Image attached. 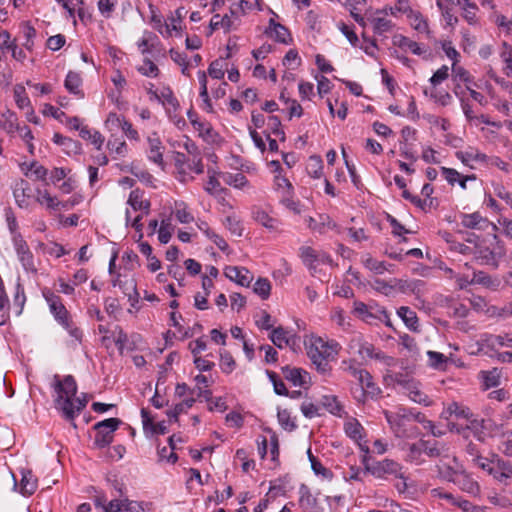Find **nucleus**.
Returning a JSON list of instances; mask_svg holds the SVG:
<instances>
[{
  "label": "nucleus",
  "mask_w": 512,
  "mask_h": 512,
  "mask_svg": "<svg viewBox=\"0 0 512 512\" xmlns=\"http://www.w3.org/2000/svg\"><path fill=\"white\" fill-rule=\"evenodd\" d=\"M54 403L67 419H74L86 406L85 394L77 396V384L71 375L62 379L55 375L53 379Z\"/></svg>",
  "instance_id": "obj_1"
},
{
  "label": "nucleus",
  "mask_w": 512,
  "mask_h": 512,
  "mask_svg": "<svg viewBox=\"0 0 512 512\" xmlns=\"http://www.w3.org/2000/svg\"><path fill=\"white\" fill-rule=\"evenodd\" d=\"M307 355L318 372L326 374L331 370L329 362L334 360L339 352V344L333 340H325L318 336H310L305 341Z\"/></svg>",
  "instance_id": "obj_2"
},
{
  "label": "nucleus",
  "mask_w": 512,
  "mask_h": 512,
  "mask_svg": "<svg viewBox=\"0 0 512 512\" xmlns=\"http://www.w3.org/2000/svg\"><path fill=\"white\" fill-rule=\"evenodd\" d=\"M384 415L391 430L399 438L416 437L419 430L412 421L424 422V417L421 413H414L403 407H399L396 412L384 411Z\"/></svg>",
  "instance_id": "obj_3"
},
{
  "label": "nucleus",
  "mask_w": 512,
  "mask_h": 512,
  "mask_svg": "<svg viewBox=\"0 0 512 512\" xmlns=\"http://www.w3.org/2000/svg\"><path fill=\"white\" fill-rule=\"evenodd\" d=\"M43 296L49 306L50 312L53 314L55 320L68 332L79 339L81 337V331L78 328H73L71 325V319L69 312L62 303L61 298L53 293L51 290L46 289L43 291Z\"/></svg>",
  "instance_id": "obj_4"
},
{
  "label": "nucleus",
  "mask_w": 512,
  "mask_h": 512,
  "mask_svg": "<svg viewBox=\"0 0 512 512\" xmlns=\"http://www.w3.org/2000/svg\"><path fill=\"white\" fill-rule=\"evenodd\" d=\"M365 472L378 479H387L388 476L403 478V467L394 460L384 459L375 463H369L368 456L365 454L362 458Z\"/></svg>",
  "instance_id": "obj_5"
},
{
  "label": "nucleus",
  "mask_w": 512,
  "mask_h": 512,
  "mask_svg": "<svg viewBox=\"0 0 512 512\" xmlns=\"http://www.w3.org/2000/svg\"><path fill=\"white\" fill-rule=\"evenodd\" d=\"M348 347L353 354H357L362 359L375 358L388 366L393 365L395 362L393 357L387 356L380 351L375 352L374 346L366 341L361 334H355L351 338Z\"/></svg>",
  "instance_id": "obj_6"
},
{
  "label": "nucleus",
  "mask_w": 512,
  "mask_h": 512,
  "mask_svg": "<svg viewBox=\"0 0 512 512\" xmlns=\"http://www.w3.org/2000/svg\"><path fill=\"white\" fill-rule=\"evenodd\" d=\"M120 423L121 421L117 418H109L96 423L94 425V430L96 431L93 442L94 446L99 449L109 446L113 441V434Z\"/></svg>",
  "instance_id": "obj_7"
},
{
  "label": "nucleus",
  "mask_w": 512,
  "mask_h": 512,
  "mask_svg": "<svg viewBox=\"0 0 512 512\" xmlns=\"http://www.w3.org/2000/svg\"><path fill=\"white\" fill-rule=\"evenodd\" d=\"M366 19L374 34L384 35L392 30L393 24L388 19L387 9L368 10Z\"/></svg>",
  "instance_id": "obj_8"
},
{
  "label": "nucleus",
  "mask_w": 512,
  "mask_h": 512,
  "mask_svg": "<svg viewBox=\"0 0 512 512\" xmlns=\"http://www.w3.org/2000/svg\"><path fill=\"white\" fill-rule=\"evenodd\" d=\"M353 313L360 320L368 323L375 324L377 322V318H387V312L377 306L367 305L361 301H355L353 303Z\"/></svg>",
  "instance_id": "obj_9"
},
{
  "label": "nucleus",
  "mask_w": 512,
  "mask_h": 512,
  "mask_svg": "<svg viewBox=\"0 0 512 512\" xmlns=\"http://www.w3.org/2000/svg\"><path fill=\"white\" fill-rule=\"evenodd\" d=\"M350 371L351 374L358 380L361 387L362 398H358V402H365L368 395L373 397L380 392L368 371L355 368H350Z\"/></svg>",
  "instance_id": "obj_10"
},
{
  "label": "nucleus",
  "mask_w": 512,
  "mask_h": 512,
  "mask_svg": "<svg viewBox=\"0 0 512 512\" xmlns=\"http://www.w3.org/2000/svg\"><path fill=\"white\" fill-rule=\"evenodd\" d=\"M146 154L150 161L158 166H163V155L165 146L163 145L159 135L156 132L151 133L146 139Z\"/></svg>",
  "instance_id": "obj_11"
},
{
  "label": "nucleus",
  "mask_w": 512,
  "mask_h": 512,
  "mask_svg": "<svg viewBox=\"0 0 512 512\" xmlns=\"http://www.w3.org/2000/svg\"><path fill=\"white\" fill-rule=\"evenodd\" d=\"M405 394L415 403L425 406L430 405L429 397L421 390L420 384L413 379H403L398 381Z\"/></svg>",
  "instance_id": "obj_12"
},
{
  "label": "nucleus",
  "mask_w": 512,
  "mask_h": 512,
  "mask_svg": "<svg viewBox=\"0 0 512 512\" xmlns=\"http://www.w3.org/2000/svg\"><path fill=\"white\" fill-rule=\"evenodd\" d=\"M344 431L346 435L358 443L360 449L365 453H369V446L364 440V428L355 418H349L345 421Z\"/></svg>",
  "instance_id": "obj_13"
},
{
  "label": "nucleus",
  "mask_w": 512,
  "mask_h": 512,
  "mask_svg": "<svg viewBox=\"0 0 512 512\" xmlns=\"http://www.w3.org/2000/svg\"><path fill=\"white\" fill-rule=\"evenodd\" d=\"M225 276L241 286H249L253 280L250 271L245 267L227 266L224 269Z\"/></svg>",
  "instance_id": "obj_14"
},
{
  "label": "nucleus",
  "mask_w": 512,
  "mask_h": 512,
  "mask_svg": "<svg viewBox=\"0 0 512 512\" xmlns=\"http://www.w3.org/2000/svg\"><path fill=\"white\" fill-rule=\"evenodd\" d=\"M127 205L131 207L134 212H142V214H149L151 207L150 201L145 198L144 192L139 189L130 192Z\"/></svg>",
  "instance_id": "obj_15"
},
{
  "label": "nucleus",
  "mask_w": 512,
  "mask_h": 512,
  "mask_svg": "<svg viewBox=\"0 0 512 512\" xmlns=\"http://www.w3.org/2000/svg\"><path fill=\"white\" fill-rule=\"evenodd\" d=\"M456 157L464 165L471 168L474 167L475 163H485L487 161V156L474 147H468L465 150L457 151Z\"/></svg>",
  "instance_id": "obj_16"
},
{
  "label": "nucleus",
  "mask_w": 512,
  "mask_h": 512,
  "mask_svg": "<svg viewBox=\"0 0 512 512\" xmlns=\"http://www.w3.org/2000/svg\"><path fill=\"white\" fill-rule=\"evenodd\" d=\"M195 131L198 133V136L201 137L205 142L209 144H218L222 141L220 135L214 130L212 125L207 121H194Z\"/></svg>",
  "instance_id": "obj_17"
},
{
  "label": "nucleus",
  "mask_w": 512,
  "mask_h": 512,
  "mask_svg": "<svg viewBox=\"0 0 512 512\" xmlns=\"http://www.w3.org/2000/svg\"><path fill=\"white\" fill-rule=\"evenodd\" d=\"M270 340L275 346L282 349L286 346L293 347L296 344V336L282 327L275 328L270 334Z\"/></svg>",
  "instance_id": "obj_18"
},
{
  "label": "nucleus",
  "mask_w": 512,
  "mask_h": 512,
  "mask_svg": "<svg viewBox=\"0 0 512 512\" xmlns=\"http://www.w3.org/2000/svg\"><path fill=\"white\" fill-rule=\"evenodd\" d=\"M306 222L310 229L320 234H324L328 230L336 228V224L330 216L326 214L319 215L317 219L309 217L306 219Z\"/></svg>",
  "instance_id": "obj_19"
},
{
  "label": "nucleus",
  "mask_w": 512,
  "mask_h": 512,
  "mask_svg": "<svg viewBox=\"0 0 512 512\" xmlns=\"http://www.w3.org/2000/svg\"><path fill=\"white\" fill-rule=\"evenodd\" d=\"M436 4L446 24L455 27L459 19L454 14V0H436Z\"/></svg>",
  "instance_id": "obj_20"
},
{
  "label": "nucleus",
  "mask_w": 512,
  "mask_h": 512,
  "mask_svg": "<svg viewBox=\"0 0 512 512\" xmlns=\"http://www.w3.org/2000/svg\"><path fill=\"white\" fill-rule=\"evenodd\" d=\"M155 100L160 102L168 112L175 111L179 106L172 90L167 86L159 87L158 94H155Z\"/></svg>",
  "instance_id": "obj_21"
},
{
  "label": "nucleus",
  "mask_w": 512,
  "mask_h": 512,
  "mask_svg": "<svg viewBox=\"0 0 512 512\" xmlns=\"http://www.w3.org/2000/svg\"><path fill=\"white\" fill-rule=\"evenodd\" d=\"M423 442V452L430 458H448L449 457V449L437 442V441H424Z\"/></svg>",
  "instance_id": "obj_22"
},
{
  "label": "nucleus",
  "mask_w": 512,
  "mask_h": 512,
  "mask_svg": "<svg viewBox=\"0 0 512 512\" xmlns=\"http://www.w3.org/2000/svg\"><path fill=\"white\" fill-rule=\"evenodd\" d=\"M478 377L481 381V388L488 390L500 385L501 371L497 368L488 371H480Z\"/></svg>",
  "instance_id": "obj_23"
},
{
  "label": "nucleus",
  "mask_w": 512,
  "mask_h": 512,
  "mask_svg": "<svg viewBox=\"0 0 512 512\" xmlns=\"http://www.w3.org/2000/svg\"><path fill=\"white\" fill-rule=\"evenodd\" d=\"M37 202L50 211L60 210V200L46 189L36 191Z\"/></svg>",
  "instance_id": "obj_24"
},
{
  "label": "nucleus",
  "mask_w": 512,
  "mask_h": 512,
  "mask_svg": "<svg viewBox=\"0 0 512 512\" xmlns=\"http://www.w3.org/2000/svg\"><path fill=\"white\" fill-rule=\"evenodd\" d=\"M393 43L403 51L411 52L415 55H422L425 52V50L417 42L403 35L394 36Z\"/></svg>",
  "instance_id": "obj_25"
},
{
  "label": "nucleus",
  "mask_w": 512,
  "mask_h": 512,
  "mask_svg": "<svg viewBox=\"0 0 512 512\" xmlns=\"http://www.w3.org/2000/svg\"><path fill=\"white\" fill-rule=\"evenodd\" d=\"M453 415L456 418L470 419L473 416V413L468 407L457 402H452L445 408L442 413V417L448 419Z\"/></svg>",
  "instance_id": "obj_26"
},
{
  "label": "nucleus",
  "mask_w": 512,
  "mask_h": 512,
  "mask_svg": "<svg viewBox=\"0 0 512 512\" xmlns=\"http://www.w3.org/2000/svg\"><path fill=\"white\" fill-rule=\"evenodd\" d=\"M37 489V479L30 470L21 471L20 493L23 495H32Z\"/></svg>",
  "instance_id": "obj_27"
},
{
  "label": "nucleus",
  "mask_w": 512,
  "mask_h": 512,
  "mask_svg": "<svg viewBox=\"0 0 512 512\" xmlns=\"http://www.w3.org/2000/svg\"><path fill=\"white\" fill-rule=\"evenodd\" d=\"M252 218L258 224L269 230H275L277 228V220L272 218L265 210L260 207H254L252 209Z\"/></svg>",
  "instance_id": "obj_28"
},
{
  "label": "nucleus",
  "mask_w": 512,
  "mask_h": 512,
  "mask_svg": "<svg viewBox=\"0 0 512 512\" xmlns=\"http://www.w3.org/2000/svg\"><path fill=\"white\" fill-rule=\"evenodd\" d=\"M482 341L491 348L510 347L512 348V334L493 335L485 334Z\"/></svg>",
  "instance_id": "obj_29"
},
{
  "label": "nucleus",
  "mask_w": 512,
  "mask_h": 512,
  "mask_svg": "<svg viewBox=\"0 0 512 512\" xmlns=\"http://www.w3.org/2000/svg\"><path fill=\"white\" fill-rule=\"evenodd\" d=\"M454 482L460 487L461 490L471 495L475 496L480 491L478 483L465 473L458 474Z\"/></svg>",
  "instance_id": "obj_30"
},
{
  "label": "nucleus",
  "mask_w": 512,
  "mask_h": 512,
  "mask_svg": "<svg viewBox=\"0 0 512 512\" xmlns=\"http://www.w3.org/2000/svg\"><path fill=\"white\" fill-rule=\"evenodd\" d=\"M14 197L16 199V202L20 207H27L28 206V198L31 196V189L29 187V184L21 180L15 184L14 190H13Z\"/></svg>",
  "instance_id": "obj_31"
},
{
  "label": "nucleus",
  "mask_w": 512,
  "mask_h": 512,
  "mask_svg": "<svg viewBox=\"0 0 512 512\" xmlns=\"http://www.w3.org/2000/svg\"><path fill=\"white\" fill-rule=\"evenodd\" d=\"M13 94L17 107L21 110H28L31 112V114H33L31 102L26 93L25 87L20 84L15 85L13 88Z\"/></svg>",
  "instance_id": "obj_32"
},
{
  "label": "nucleus",
  "mask_w": 512,
  "mask_h": 512,
  "mask_svg": "<svg viewBox=\"0 0 512 512\" xmlns=\"http://www.w3.org/2000/svg\"><path fill=\"white\" fill-rule=\"evenodd\" d=\"M253 9H260L259 0H240L233 3L229 10L231 14H240L242 17Z\"/></svg>",
  "instance_id": "obj_33"
},
{
  "label": "nucleus",
  "mask_w": 512,
  "mask_h": 512,
  "mask_svg": "<svg viewBox=\"0 0 512 512\" xmlns=\"http://www.w3.org/2000/svg\"><path fill=\"white\" fill-rule=\"evenodd\" d=\"M411 27L419 33L429 34V26L427 20L418 11H410L407 16Z\"/></svg>",
  "instance_id": "obj_34"
},
{
  "label": "nucleus",
  "mask_w": 512,
  "mask_h": 512,
  "mask_svg": "<svg viewBox=\"0 0 512 512\" xmlns=\"http://www.w3.org/2000/svg\"><path fill=\"white\" fill-rule=\"evenodd\" d=\"M491 474L499 482L507 484L508 480L512 479V465L498 462L491 470Z\"/></svg>",
  "instance_id": "obj_35"
},
{
  "label": "nucleus",
  "mask_w": 512,
  "mask_h": 512,
  "mask_svg": "<svg viewBox=\"0 0 512 512\" xmlns=\"http://www.w3.org/2000/svg\"><path fill=\"white\" fill-rule=\"evenodd\" d=\"M274 189L280 194L281 199L287 196H293L292 184L281 173L276 174L274 177Z\"/></svg>",
  "instance_id": "obj_36"
},
{
  "label": "nucleus",
  "mask_w": 512,
  "mask_h": 512,
  "mask_svg": "<svg viewBox=\"0 0 512 512\" xmlns=\"http://www.w3.org/2000/svg\"><path fill=\"white\" fill-rule=\"evenodd\" d=\"M323 161L320 156H310L307 165L306 171L308 175L314 179H320L323 176Z\"/></svg>",
  "instance_id": "obj_37"
},
{
  "label": "nucleus",
  "mask_w": 512,
  "mask_h": 512,
  "mask_svg": "<svg viewBox=\"0 0 512 512\" xmlns=\"http://www.w3.org/2000/svg\"><path fill=\"white\" fill-rule=\"evenodd\" d=\"M300 257L303 263L310 269H315L318 260L320 259V252L309 246L300 248Z\"/></svg>",
  "instance_id": "obj_38"
},
{
  "label": "nucleus",
  "mask_w": 512,
  "mask_h": 512,
  "mask_svg": "<svg viewBox=\"0 0 512 512\" xmlns=\"http://www.w3.org/2000/svg\"><path fill=\"white\" fill-rule=\"evenodd\" d=\"M223 179L226 184L236 189L243 190L250 187L248 179L240 172L226 173L224 174Z\"/></svg>",
  "instance_id": "obj_39"
},
{
  "label": "nucleus",
  "mask_w": 512,
  "mask_h": 512,
  "mask_svg": "<svg viewBox=\"0 0 512 512\" xmlns=\"http://www.w3.org/2000/svg\"><path fill=\"white\" fill-rule=\"evenodd\" d=\"M472 282L493 290H496L500 286L499 279L493 278L483 271L474 272Z\"/></svg>",
  "instance_id": "obj_40"
},
{
  "label": "nucleus",
  "mask_w": 512,
  "mask_h": 512,
  "mask_svg": "<svg viewBox=\"0 0 512 512\" xmlns=\"http://www.w3.org/2000/svg\"><path fill=\"white\" fill-rule=\"evenodd\" d=\"M485 223H487V220L478 212L461 215V224L466 228L481 229L483 228L482 224Z\"/></svg>",
  "instance_id": "obj_41"
},
{
  "label": "nucleus",
  "mask_w": 512,
  "mask_h": 512,
  "mask_svg": "<svg viewBox=\"0 0 512 512\" xmlns=\"http://www.w3.org/2000/svg\"><path fill=\"white\" fill-rule=\"evenodd\" d=\"M321 404L333 415L341 417L344 412L343 406L334 395H324Z\"/></svg>",
  "instance_id": "obj_42"
},
{
  "label": "nucleus",
  "mask_w": 512,
  "mask_h": 512,
  "mask_svg": "<svg viewBox=\"0 0 512 512\" xmlns=\"http://www.w3.org/2000/svg\"><path fill=\"white\" fill-rule=\"evenodd\" d=\"M174 225L171 222L170 218H164L160 222V227L158 229V240L162 244H167L174 232Z\"/></svg>",
  "instance_id": "obj_43"
},
{
  "label": "nucleus",
  "mask_w": 512,
  "mask_h": 512,
  "mask_svg": "<svg viewBox=\"0 0 512 512\" xmlns=\"http://www.w3.org/2000/svg\"><path fill=\"white\" fill-rule=\"evenodd\" d=\"M397 313L410 330H417L418 318L413 310L409 307L402 306L398 309Z\"/></svg>",
  "instance_id": "obj_44"
},
{
  "label": "nucleus",
  "mask_w": 512,
  "mask_h": 512,
  "mask_svg": "<svg viewBox=\"0 0 512 512\" xmlns=\"http://www.w3.org/2000/svg\"><path fill=\"white\" fill-rule=\"evenodd\" d=\"M423 454V442L420 440L417 443H413L409 446L407 461L415 463L416 465H420L424 462V459L422 458Z\"/></svg>",
  "instance_id": "obj_45"
},
{
  "label": "nucleus",
  "mask_w": 512,
  "mask_h": 512,
  "mask_svg": "<svg viewBox=\"0 0 512 512\" xmlns=\"http://www.w3.org/2000/svg\"><path fill=\"white\" fill-rule=\"evenodd\" d=\"M362 263L364 266L375 274H383L388 270V267L385 262L378 261L371 257L369 254L363 256Z\"/></svg>",
  "instance_id": "obj_46"
},
{
  "label": "nucleus",
  "mask_w": 512,
  "mask_h": 512,
  "mask_svg": "<svg viewBox=\"0 0 512 512\" xmlns=\"http://www.w3.org/2000/svg\"><path fill=\"white\" fill-rule=\"evenodd\" d=\"M271 36L281 42L287 43L290 40L289 31L281 24L275 23L274 20H270Z\"/></svg>",
  "instance_id": "obj_47"
},
{
  "label": "nucleus",
  "mask_w": 512,
  "mask_h": 512,
  "mask_svg": "<svg viewBox=\"0 0 512 512\" xmlns=\"http://www.w3.org/2000/svg\"><path fill=\"white\" fill-rule=\"evenodd\" d=\"M83 139L89 140L98 150L101 149L104 138L98 131H91L87 126L80 129L79 134Z\"/></svg>",
  "instance_id": "obj_48"
},
{
  "label": "nucleus",
  "mask_w": 512,
  "mask_h": 512,
  "mask_svg": "<svg viewBox=\"0 0 512 512\" xmlns=\"http://www.w3.org/2000/svg\"><path fill=\"white\" fill-rule=\"evenodd\" d=\"M492 21L502 33L505 35H512V17L508 19L502 14L495 13L492 16Z\"/></svg>",
  "instance_id": "obj_49"
},
{
  "label": "nucleus",
  "mask_w": 512,
  "mask_h": 512,
  "mask_svg": "<svg viewBox=\"0 0 512 512\" xmlns=\"http://www.w3.org/2000/svg\"><path fill=\"white\" fill-rule=\"evenodd\" d=\"M2 117L4 118L2 127L8 133L12 134L20 129L17 116L14 112L7 110L5 113H3Z\"/></svg>",
  "instance_id": "obj_50"
},
{
  "label": "nucleus",
  "mask_w": 512,
  "mask_h": 512,
  "mask_svg": "<svg viewBox=\"0 0 512 512\" xmlns=\"http://www.w3.org/2000/svg\"><path fill=\"white\" fill-rule=\"evenodd\" d=\"M81 83H82V79L79 76V74L72 72V71H70L67 74L66 79H65V87L69 92L76 94V95L81 94V91H80Z\"/></svg>",
  "instance_id": "obj_51"
},
{
  "label": "nucleus",
  "mask_w": 512,
  "mask_h": 512,
  "mask_svg": "<svg viewBox=\"0 0 512 512\" xmlns=\"http://www.w3.org/2000/svg\"><path fill=\"white\" fill-rule=\"evenodd\" d=\"M224 226L235 236H242L244 228L238 217L229 215L223 222Z\"/></svg>",
  "instance_id": "obj_52"
},
{
  "label": "nucleus",
  "mask_w": 512,
  "mask_h": 512,
  "mask_svg": "<svg viewBox=\"0 0 512 512\" xmlns=\"http://www.w3.org/2000/svg\"><path fill=\"white\" fill-rule=\"evenodd\" d=\"M124 120L125 118L114 112H110L105 120L104 126L109 132L115 133L121 129Z\"/></svg>",
  "instance_id": "obj_53"
},
{
  "label": "nucleus",
  "mask_w": 512,
  "mask_h": 512,
  "mask_svg": "<svg viewBox=\"0 0 512 512\" xmlns=\"http://www.w3.org/2000/svg\"><path fill=\"white\" fill-rule=\"evenodd\" d=\"M175 217L176 219L183 224L191 223L194 220L193 215L187 208V205L183 202L176 203L175 205Z\"/></svg>",
  "instance_id": "obj_54"
},
{
  "label": "nucleus",
  "mask_w": 512,
  "mask_h": 512,
  "mask_svg": "<svg viewBox=\"0 0 512 512\" xmlns=\"http://www.w3.org/2000/svg\"><path fill=\"white\" fill-rule=\"evenodd\" d=\"M478 7L474 5L469 8H462L461 17L471 26H478L480 24V17L478 16Z\"/></svg>",
  "instance_id": "obj_55"
},
{
  "label": "nucleus",
  "mask_w": 512,
  "mask_h": 512,
  "mask_svg": "<svg viewBox=\"0 0 512 512\" xmlns=\"http://www.w3.org/2000/svg\"><path fill=\"white\" fill-rule=\"evenodd\" d=\"M254 292L262 299H267L271 292V283L266 278H259L253 287Z\"/></svg>",
  "instance_id": "obj_56"
},
{
  "label": "nucleus",
  "mask_w": 512,
  "mask_h": 512,
  "mask_svg": "<svg viewBox=\"0 0 512 512\" xmlns=\"http://www.w3.org/2000/svg\"><path fill=\"white\" fill-rule=\"evenodd\" d=\"M194 402H195V399L193 397L185 399L181 403L176 404L173 409L167 411V416L169 418H173V419L177 420L178 416L181 413H183L186 409L191 408L193 406Z\"/></svg>",
  "instance_id": "obj_57"
},
{
  "label": "nucleus",
  "mask_w": 512,
  "mask_h": 512,
  "mask_svg": "<svg viewBox=\"0 0 512 512\" xmlns=\"http://www.w3.org/2000/svg\"><path fill=\"white\" fill-rule=\"evenodd\" d=\"M429 365L435 369H443L444 365L448 362V358L435 351H427Z\"/></svg>",
  "instance_id": "obj_58"
},
{
  "label": "nucleus",
  "mask_w": 512,
  "mask_h": 512,
  "mask_svg": "<svg viewBox=\"0 0 512 512\" xmlns=\"http://www.w3.org/2000/svg\"><path fill=\"white\" fill-rule=\"evenodd\" d=\"M236 367V363L232 355L227 351L220 352V368L222 372L230 374Z\"/></svg>",
  "instance_id": "obj_59"
},
{
  "label": "nucleus",
  "mask_w": 512,
  "mask_h": 512,
  "mask_svg": "<svg viewBox=\"0 0 512 512\" xmlns=\"http://www.w3.org/2000/svg\"><path fill=\"white\" fill-rule=\"evenodd\" d=\"M278 422L281 425V427L287 431H292L296 428V424L294 420L291 418L290 413L288 410H278L277 413Z\"/></svg>",
  "instance_id": "obj_60"
},
{
  "label": "nucleus",
  "mask_w": 512,
  "mask_h": 512,
  "mask_svg": "<svg viewBox=\"0 0 512 512\" xmlns=\"http://www.w3.org/2000/svg\"><path fill=\"white\" fill-rule=\"evenodd\" d=\"M286 378L291 381L295 386L303 385L306 381L307 374L301 369L293 368L287 369L285 373Z\"/></svg>",
  "instance_id": "obj_61"
},
{
  "label": "nucleus",
  "mask_w": 512,
  "mask_h": 512,
  "mask_svg": "<svg viewBox=\"0 0 512 512\" xmlns=\"http://www.w3.org/2000/svg\"><path fill=\"white\" fill-rule=\"evenodd\" d=\"M47 173L48 171L44 166L38 164L37 162H33L29 166L26 175L35 180H44L47 176Z\"/></svg>",
  "instance_id": "obj_62"
},
{
  "label": "nucleus",
  "mask_w": 512,
  "mask_h": 512,
  "mask_svg": "<svg viewBox=\"0 0 512 512\" xmlns=\"http://www.w3.org/2000/svg\"><path fill=\"white\" fill-rule=\"evenodd\" d=\"M225 64L222 59H217L213 61L209 68H208V74L213 79H222L225 74Z\"/></svg>",
  "instance_id": "obj_63"
},
{
  "label": "nucleus",
  "mask_w": 512,
  "mask_h": 512,
  "mask_svg": "<svg viewBox=\"0 0 512 512\" xmlns=\"http://www.w3.org/2000/svg\"><path fill=\"white\" fill-rule=\"evenodd\" d=\"M125 512H147L149 504L144 502H136L129 499H124Z\"/></svg>",
  "instance_id": "obj_64"
}]
</instances>
